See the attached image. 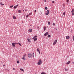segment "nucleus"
Here are the masks:
<instances>
[{"label": "nucleus", "instance_id": "nucleus-41", "mask_svg": "<svg viewBox=\"0 0 74 74\" xmlns=\"http://www.w3.org/2000/svg\"><path fill=\"white\" fill-rule=\"evenodd\" d=\"M13 70H15V68H13Z\"/></svg>", "mask_w": 74, "mask_h": 74}, {"label": "nucleus", "instance_id": "nucleus-20", "mask_svg": "<svg viewBox=\"0 0 74 74\" xmlns=\"http://www.w3.org/2000/svg\"><path fill=\"white\" fill-rule=\"evenodd\" d=\"M20 70H21V71H24L23 70V69H20Z\"/></svg>", "mask_w": 74, "mask_h": 74}, {"label": "nucleus", "instance_id": "nucleus-15", "mask_svg": "<svg viewBox=\"0 0 74 74\" xmlns=\"http://www.w3.org/2000/svg\"><path fill=\"white\" fill-rule=\"evenodd\" d=\"M37 40V38H35L34 40V41H36Z\"/></svg>", "mask_w": 74, "mask_h": 74}, {"label": "nucleus", "instance_id": "nucleus-45", "mask_svg": "<svg viewBox=\"0 0 74 74\" xmlns=\"http://www.w3.org/2000/svg\"><path fill=\"white\" fill-rule=\"evenodd\" d=\"M3 66H5V65H3Z\"/></svg>", "mask_w": 74, "mask_h": 74}, {"label": "nucleus", "instance_id": "nucleus-46", "mask_svg": "<svg viewBox=\"0 0 74 74\" xmlns=\"http://www.w3.org/2000/svg\"><path fill=\"white\" fill-rule=\"evenodd\" d=\"M39 53L40 54V51H39Z\"/></svg>", "mask_w": 74, "mask_h": 74}, {"label": "nucleus", "instance_id": "nucleus-3", "mask_svg": "<svg viewBox=\"0 0 74 74\" xmlns=\"http://www.w3.org/2000/svg\"><path fill=\"white\" fill-rule=\"evenodd\" d=\"M47 13H46L45 14L46 15H48V14H49V10H47Z\"/></svg>", "mask_w": 74, "mask_h": 74}, {"label": "nucleus", "instance_id": "nucleus-39", "mask_svg": "<svg viewBox=\"0 0 74 74\" xmlns=\"http://www.w3.org/2000/svg\"><path fill=\"white\" fill-rule=\"evenodd\" d=\"M37 12V10H35V11H34V12Z\"/></svg>", "mask_w": 74, "mask_h": 74}, {"label": "nucleus", "instance_id": "nucleus-35", "mask_svg": "<svg viewBox=\"0 0 74 74\" xmlns=\"http://www.w3.org/2000/svg\"><path fill=\"white\" fill-rule=\"evenodd\" d=\"M73 40L74 41V36H73Z\"/></svg>", "mask_w": 74, "mask_h": 74}, {"label": "nucleus", "instance_id": "nucleus-28", "mask_svg": "<svg viewBox=\"0 0 74 74\" xmlns=\"http://www.w3.org/2000/svg\"><path fill=\"white\" fill-rule=\"evenodd\" d=\"M22 59H24V60H26V59H25V58H24V57L23 58H22Z\"/></svg>", "mask_w": 74, "mask_h": 74}, {"label": "nucleus", "instance_id": "nucleus-13", "mask_svg": "<svg viewBox=\"0 0 74 74\" xmlns=\"http://www.w3.org/2000/svg\"><path fill=\"white\" fill-rule=\"evenodd\" d=\"M70 62H71L70 61H69L68 62H67V63H66V64H70Z\"/></svg>", "mask_w": 74, "mask_h": 74}, {"label": "nucleus", "instance_id": "nucleus-47", "mask_svg": "<svg viewBox=\"0 0 74 74\" xmlns=\"http://www.w3.org/2000/svg\"><path fill=\"white\" fill-rule=\"evenodd\" d=\"M23 11H24V10H23Z\"/></svg>", "mask_w": 74, "mask_h": 74}, {"label": "nucleus", "instance_id": "nucleus-37", "mask_svg": "<svg viewBox=\"0 0 74 74\" xmlns=\"http://www.w3.org/2000/svg\"><path fill=\"white\" fill-rule=\"evenodd\" d=\"M23 56L24 57H25V56H26V54H25L23 55Z\"/></svg>", "mask_w": 74, "mask_h": 74}, {"label": "nucleus", "instance_id": "nucleus-19", "mask_svg": "<svg viewBox=\"0 0 74 74\" xmlns=\"http://www.w3.org/2000/svg\"><path fill=\"white\" fill-rule=\"evenodd\" d=\"M37 51L38 52H40V50H39V49L38 48L37 49Z\"/></svg>", "mask_w": 74, "mask_h": 74}, {"label": "nucleus", "instance_id": "nucleus-44", "mask_svg": "<svg viewBox=\"0 0 74 74\" xmlns=\"http://www.w3.org/2000/svg\"><path fill=\"white\" fill-rule=\"evenodd\" d=\"M25 11H27V10H25Z\"/></svg>", "mask_w": 74, "mask_h": 74}, {"label": "nucleus", "instance_id": "nucleus-40", "mask_svg": "<svg viewBox=\"0 0 74 74\" xmlns=\"http://www.w3.org/2000/svg\"><path fill=\"white\" fill-rule=\"evenodd\" d=\"M34 38H35L34 37V38H32L33 40H34Z\"/></svg>", "mask_w": 74, "mask_h": 74}, {"label": "nucleus", "instance_id": "nucleus-29", "mask_svg": "<svg viewBox=\"0 0 74 74\" xmlns=\"http://www.w3.org/2000/svg\"><path fill=\"white\" fill-rule=\"evenodd\" d=\"M64 15H65V14H66V13H65V12H64V13H63V14Z\"/></svg>", "mask_w": 74, "mask_h": 74}, {"label": "nucleus", "instance_id": "nucleus-16", "mask_svg": "<svg viewBox=\"0 0 74 74\" xmlns=\"http://www.w3.org/2000/svg\"><path fill=\"white\" fill-rule=\"evenodd\" d=\"M32 56H33V58H34V53H33Z\"/></svg>", "mask_w": 74, "mask_h": 74}, {"label": "nucleus", "instance_id": "nucleus-4", "mask_svg": "<svg viewBox=\"0 0 74 74\" xmlns=\"http://www.w3.org/2000/svg\"><path fill=\"white\" fill-rule=\"evenodd\" d=\"M32 55L31 54H29L28 55V58H32Z\"/></svg>", "mask_w": 74, "mask_h": 74}, {"label": "nucleus", "instance_id": "nucleus-43", "mask_svg": "<svg viewBox=\"0 0 74 74\" xmlns=\"http://www.w3.org/2000/svg\"><path fill=\"white\" fill-rule=\"evenodd\" d=\"M52 3H54V1H52Z\"/></svg>", "mask_w": 74, "mask_h": 74}, {"label": "nucleus", "instance_id": "nucleus-26", "mask_svg": "<svg viewBox=\"0 0 74 74\" xmlns=\"http://www.w3.org/2000/svg\"><path fill=\"white\" fill-rule=\"evenodd\" d=\"M32 12L30 13L29 14V15H32Z\"/></svg>", "mask_w": 74, "mask_h": 74}, {"label": "nucleus", "instance_id": "nucleus-30", "mask_svg": "<svg viewBox=\"0 0 74 74\" xmlns=\"http://www.w3.org/2000/svg\"><path fill=\"white\" fill-rule=\"evenodd\" d=\"M17 63H19V61H17Z\"/></svg>", "mask_w": 74, "mask_h": 74}, {"label": "nucleus", "instance_id": "nucleus-32", "mask_svg": "<svg viewBox=\"0 0 74 74\" xmlns=\"http://www.w3.org/2000/svg\"><path fill=\"white\" fill-rule=\"evenodd\" d=\"M69 1V0H66L67 3H68Z\"/></svg>", "mask_w": 74, "mask_h": 74}, {"label": "nucleus", "instance_id": "nucleus-10", "mask_svg": "<svg viewBox=\"0 0 74 74\" xmlns=\"http://www.w3.org/2000/svg\"><path fill=\"white\" fill-rule=\"evenodd\" d=\"M15 43H12V45L13 47H15Z\"/></svg>", "mask_w": 74, "mask_h": 74}, {"label": "nucleus", "instance_id": "nucleus-7", "mask_svg": "<svg viewBox=\"0 0 74 74\" xmlns=\"http://www.w3.org/2000/svg\"><path fill=\"white\" fill-rule=\"evenodd\" d=\"M48 34V32H46L44 34V36H47Z\"/></svg>", "mask_w": 74, "mask_h": 74}, {"label": "nucleus", "instance_id": "nucleus-27", "mask_svg": "<svg viewBox=\"0 0 74 74\" xmlns=\"http://www.w3.org/2000/svg\"><path fill=\"white\" fill-rule=\"evenodd\" d=\"M18 44L20 46H21V43L19 42L18 43Z\"/></svg>", "mask_w": 74, "mask_h": 74}, {"label": "nucleus", "instance_id": "nucleus-8", "mask_svg": "<svg viewBox=\"0 0 74 74\" xmlns=\"http://www.w3.org/2000/svg\"><path fill=\"white\" fill-rule=\"evenodd\" d=\"M29 31L30 33H31L32 32V29H29Z\"/></svg>", "mask_w": 74, "mask_h": 74}, {"label": "nucleus", "instance_id": "nucleus-38", "mask_svg": "<svg viewBox=\"0 0 74 74\" xmlns=\"http://www.w3.org/2000/svg\"><path fill=\"white\" fill-rule=\"evenodd\" d=\"M37 37V36H34V37H35V38H36V37Z\"/></svg>", "mask_w": 74, "mask_h": 74}, {"label": "nucleus", "instance_id": "nucleus-33", "mask_svg": "<svg viewBox=\"0 0 74 74\" xmlns=\"http://www.w3.org/2000/svg\"><path fill=\"white\" fill-rule=\"evenodd\" d=\"M45 9H46V10H48V8H47V7H46L45 8Z\"/></svg>", "mask_w": 74, "mask_h": 74}, {"label": "nucleus", "instance_id": "nucleus-18", "mask_svg": "<svg viewBox=\"0 0 74 74\" xmlns=\"http://www.w3.org/2000/svg\"><path fill=\"white\" fill-rule=\"evenodd\" d=\"M0 4L2 5H4V4H3V3H2V2H1Z\"/></svg>", "mask_w": 74, "mask_h": 74}, {"label": "nucleus", "instance_id": "nucleus-36", "mask_svg": "<svg viewBox=\"0 0 74 74\" xmlns=\"http://www.w3.org/2000/svg\"><path fill=\"white\" fill-rule=\"evenodd\" d=\"M44 0V1L45 2L47 1V0Z\"/></svg>", "mask_w": 74, "mask_h": 74}, {"label": "nucleus", "instance_id": "nucleus-11", "mask_svg": "<svg viewBox=\"0 0 74 74\" xmlns=\"http://www.w3.org/2000/svg\"><path fill=\"white\" fill-rule=\"evenodd\" d=\"M28 40V42H31V40L30 39H27Z\"/></svg>", "mask_w": 74, "mask_h": 74}, {"label": "nucleus", "instance_id": "nucleus-9", "mask_svg": "<svg viewBox=\"0 0 74 74\" xmlns=\"http://www.w3.org/2000/svg\"><path fill=\"white\" fill-rule=\"evenodd\" d=\"M18 5H17L15 6L14 7V9H15V8H17V7H18Z\"/></svg>", "mask_w": 74, "mask_h": 74}, {"label": "nucleus", "instance_id": "nucleus-17", "mask_svg": "<svg viewBox=\"0 0 74 74\" xmlns=\"http://www.w3.org/2000/svg\"><path fill=\"white\" fill-rule=\"evenodd\" d=\"M18 12L19 13H21V10H18Z\"/></svg>", "mask_w": 74, "mask_h": 74}, {"label": "nucleus", "instance_id": "nucleus-2", "mask_svg": "<svg viewBox=\"0 0 74 74\" xmlns=\"http://www.w3.org/2000/svg\"><path fill=\"white\" fill-rule=\"evenodd\" d=\"M58 40H56L54 41V42L53 43V45H55L56 44V42H57V41Z\"/></svg>", "mask_w": 74, "mask_h": 74}, {"label": "nucleus", "instance_id": "nucleus-25", "mask_svg": "<svg viewBox=\"0 0 74 74\" xmlns=\"http://www.w3.org/2000/svg\"><path fill=\"white\" fill-rule=\"evenodd\" d=\"M48 37H49H49H51V35H49L48 36Z\"/></svg>", "mask_w": 74, "mask_h": 74}, {"label": "nucleus", "instance_id": "nucleus-22", "mask_svg": "<svg viewBox=\"0 0 74 74\" xmlns=\"http://www.w3.org/2000/svg\"><path fill=\"white\" fill-rule=\"evenodd\" d=\"M49 25H50V22L49 21L48 23Z\"/></svg>", "mask_w": 74, "mask_h": 74}, {"label": "nucleus", "instance_id": "nucleus-6", "mask_svg": "<svg viewBox=\"0 0 74 74\" xmlns=\"http://www.w3.org/2000/svg\"><path fill=\"white\" fill-rule=\"evenodd\" d=\"M66 39H67V40H69L70 39V36H67L66 37Z\"/></svg>", "mask_w": 74, "mask_h": 74}, {"label": "nucleus", "instance_id": "nucleus-12", "mask_svg": "<svg viewBox=\"0 0 74 74\" xmlns=\"http://www.w3.org/2000/svg\"><path fill=\"white\" fill-rule=\"evenodd\" d=\"M13 19H16V17H15V16H13Z\"/></svg>", "mask_w": 74, "mask_h": 74}, {"label": "nucleus", "instance_id": "nucleus-23", "mask_svg": "<svg viewBox=\"0 0 74 74\" xmlns=\"http://www.w3.org/2000/svg\"><path fill=\"white\" fill-rule=\"evenodd\" d=\"M68 69H67L66 68L65 69V71H68Z\"/></svg>", "mask_w": 74, "mask_h": 74}, {"label": "nucleus", "instance_id": "nucleus-34", "mask_svg": "<svg viewBox=\"0 0 74 74\" xmlns=\"http://www.w3.org/2000/svg\"><path fill=\"white\" fill-rule=\"evenodd\" d=\"M28 16H29V15L28 14L26 16V18H28Z\"/></svg>", "mask_w": 74, "mask_h": 74}, {"label": "nucleus", "instance_id": "nucleus-1", "mask_svg": "<svg viewBox=\"0 0 74 74\" xmlns=\"http://www.w3.org/2000/svg\"><path fill=\"white\" fill-rule=\"evenodd\" d=\"M42 60L40 59L39 60V61L38 63V65H40V64H41L42 63Z\"/></svg>", "mask_w": 74, "mask_h": 74}, {"label": "nucleus", "instance_id": "nucleus-42", "mask_svg": "<svg viewBox=\"0 0 74 74\" xmlns=\"http://www.w3.org/2000/svg\"><path fill=\"white\" fill-rule=\"evenodd\" d=\"M14 43L15 44H18V43Z\"/></svg>", "mask_w": 74, "mask_h": 74}, {"label": "nucleus", "instance_id": "nucleus-21", "mask_svg": "<svg viewBox=\"0 0 74 74\" xmlns=\"http://www.w3.org/2000/svg\"><path fill=\"white\" fill-rule=\"evenodd\" d=\"M14 7V5H12V6H10V8H12V7Z\"/></svg>", "mask_w": 74, "mask_h": 74}, {"label": "nucleus", "instance_id": "nucleus-24", "mask_svg": "<svg viewBox=\"0 0 74 74\" xmlns=\"http://www.w3.org/2000/svg\"><path fill=\"white\" fill-rule=\"evenodd\" d=\"M41 74H46L45 72H42L41 73Z\"/></svg>", "mask_w": 74, "mask_h": 74}, {"label": "nucleus", "instance_id": "nucleus-14", "mask_svg": "<svg viewBox=\"0 0 74 74\" xmlns=\"http://www.w3.org/2000/svg\"><path fill=\"white\" fill-rule=\"evenodd\" d=\"M46 27H44V31H45V30L46 29Z\"/></svg>", "mask_w": 74, "mask_h": 74}, {"label": "nucleus", "instance_id": "nucleus-31", "mask_svg": "<svg viewBox=\"0 0 74 74\" xmlns=\"http://www.w3.org/2000/svg\"><path fill=\"white\" fill-rule=\"evenodd\" d=\"M53 26H55V23H53Z\"/></svg>", "mask_w": 74, "mask_h": 74}, {"label": "nucleus", "instance_id": "nucleus-5", "mask_svg": "<svg viewBox=\"0 0 74 74\" xmlns=\"http://www.w3.org/2000/svg\"><path fill=\"white\" fill-rule=\"evenodd\" d=\"M74 10L73 9L72 11H71V13H72V14L73 16L74 15Z\"/></svg>", "mask_w": 74, "mask_h": 74}]
</instances>
